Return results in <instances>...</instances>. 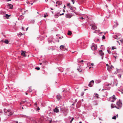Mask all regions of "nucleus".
<instances>
[{"label":"nucleus","instance_id":"nucleus-1","mask_svg":"<svg viewBox=\"0 0 123 123\" xmlns=\"http://www.w3.org/2000/svg\"><path fill=\"white\" fill-rule=\"evenodd\" d=\"M116 100L115 96L114 95H113L112 96L110 97L108 100L111 102H114V101Z\"/></svg>","mask_w":123,"mask_h":123},{"label":"nucleus","instance_id":"nucleus-2","mask_svg":"<svg viewBox=\"0 0 123 123\" xmlns=\"http://www.w3.org/2000/svg\"><path fill=\"white\" fill-rule=\"evenodd\" d=\"M7 111L6 113L5 114L8 116L11 115L13 113V112L11 110H7Z\"/></svg>","mask_w":123,"mask_h":123},{"label":"nucleus","instance_id":"nucleus-3","mask_svg":"<svg viewBox=\"0 0 123 123\" xmlns=\"http://www.w3.org/2000/svg\"><path fill=\"white\" fill-rule=\"evenodd\" d=\"M92 49L93 50H94L97 49V45H96L92 43V46L91 47Z\"/></svg>","mask_w":123,"mask_h":123},{"label":"nucleus","instance_id":"nucleus-4","mask_svg":"<svg viewBox=\"0 0 123 123\" xmlns=\"http://www.w3.org/2000/svg\"><path fill=\"white\" fill-rule=\"evenodd\" d=\"M61 108V111L63 112L64 113V115L65 116H66L68 113V111L67 110H64V111L62 110V108H61V107H60Z\"/></svg>","mask_w":123,"mask_h":123},{"label":"nucleus","instance_id":"nucleus-5","mask_svg":"<svg viewBox=\"0 0 123 123\" xmlns=\"http://www.w3.org/2000/svg\"><path fill=\"white\" fill-rule=\"evenodd\" d=\"M94 82V81L93 80H92L89 83L88 85V86L90 87H92L93 85Z\"/></svg>","mask_w":123,"mask_h":123},{"label":"nucleus","instance_id":"nucleus-6","mask_svg":"<svg viewBox=\"0 0 123 123\" xmlns=\"http://www.w3.org/2000/svg\"><path fill=\"white\" fill-rule=\"evenodd\" d=\"M6 12L4 11H0V14L1 15H8L6 14Z\"/></svg>","mask_w":123,"mask_h":123},{"label":"nucleus","instance_id":"nucleus-7","mask_svg":"<svg viewBox=\"0 0 123 123\" xmlns=\"http://www.w3.org/2000/svg\"><path fill=\"white\" fill-rule=\"evenodd\" d=\"M99 55L102 56L101 58L102 59H103V55H104V53L101 50H99Z\"/></svg>","mask_w":123,"mask_h":123},{"label":"nucleus","instance_id":"nucleus-8","mask_svg":"<svg viewBox=\"0 0 123 123\" xmlns=\"http://www.w3.org/2000/svg\"><path fill=\"white\" fill-rule=\"evenodd\" d=\"M122 103L120 100L117 103V105L119 106L120 108H121L122 107Z\"/></svg>","mask_w":123,"mask_h":123},{"label":"nucleus","instance_id":"nucleus-9","mask_svg":"<svg viewBox=\"0 0 123 123\" xmlns=\"http://www.w3.org/2000/svg\"><path fill=\"white\" fill-rule=\"evenodd\" d=\"M58 107L56 106L55 109H53V111L56 113H58L59 112V110L58 109Z\"/></svg>","mask_w":123,"mask_h":123},{"label":"nucleus","instance_id":"nucleus-10","mask_svg":"<svg viewBox=\"0 0 123 123\" xmlns=\"http://www.w3.org/2000/svg\"><path fill=\"white\" fill-rule=\"evenodd\" d=\"M94 24V22L92 21L91 20L89 21L88 24L90 26H92Z\"/></svg>","mask_w":123,"mask_h":123},{"label":"nucleus","instance_id":"nucleus-11","mask_svg":"<svg viewBox=\"0 0 123 123\" xmlns=\"http://www.w3.org/2000/svg\"><path fill=\"white\" fill-rule=\"evenodd\" d=\"M113 66L112 65H110L108 67H107V69L109 71H110L111 69L113 68Z\"/></svg>","mask_w":123,"mask_h":123},{"label":"nucleus","instance_id":"nucleus-12","mask_svg":"<svg viewBox=\"0 0 123 123\" xmlns=\"http://www.w3.org/2000/svg\"><path fill=\"white\" fill-rule=\"evenodd\" d=\"M91 28L92 29L95 30L97 29V27L96 26L94 25L91 26Z\"/></svg>","mask_w":123,"mask_h":123},{"label":"nucleus","instance_id":"nucleus-13","mask_svg":"<svg viewBox=\"0 0 123 123\" xmlns=\"http://www.w3.org/2000/svg\"><path fill=\"white\" fill-rule=\"evenodd\" d=\"M56 97L57 99L58 100H60L62 98V97L60 95H57Z\"/></svg>","mask_w":123,"mask_h":123},{"label":"nucleus","instance_id":"nucleus-14","mask_svg":"<svg viewBox=\"0 0 123 123\" xmlns=\"http://www.w3.org/2000/svg\"><path fill=\"white\" fill-rule=\"evenodd\" d=\"M119 35L121 36V34H119V35L118 36H117V35L114 36H113V38L115 39H118L120 38V37H119Z\"/></svg>","mask_w":123,"mask_h":123},{"label":"nucleus","instance_id":"nucleus-15","mask_svg":"<svg viewBox=\"0 0 123 123\" xmlns=\"http://www.w3.org/2000/svg\"><path fill=\"white\" fill-rule=\"evenodd\" d=\"M25 51H22L21 53V55L23 56L24 57L26 56V55L25 54Z\"/></svg>","mask_w":123,"mask_h":123},{"label":"nucleus","instance_id":"nucleus-16","mask_svg":"<svg viewBox=\"0 0 123 123\" xmlns=\"http://www.w3.org/2000/svg\"><path fill=\"white\" fill-rule=\"evenodd\" d=\"M117 81L116 80H114L113 82V86H117Z\"/></svg>","mask_w":123,"mask_h":123},{"label":"nucleus","instance_id":"nucleus-17","mask_svg":"<svg viewBox=\"0 0 123 123\" xmlns=\"http://www.w3.org/2000/svg\"><path fill=\"white\" fill-rule=\"evenodd\" d=\"M22 103H26V104H29V103L30 102V100H29L28 102H27L26 101V100H24L22 101Z\"/></svg>","mask_w":123,"mask_h":123},{"label":"nucleus","instance_id":"nucleus-18","mask_svg":"<svg viewBox=\"0 0 123 123\" xmlns=\"http://www.w3.org/2000/svg\"><path fill=\"white\" fill-rule=\"evenodd\" d=\"M56 3L58 5H60L62 3V2L61 1H57L56 2Z\"/></svg>","mask_w":123,"mask_h":123},{"label":"nucleus","instance_id":"nucleus-19","mask_svg":"<svg viewBox=\"0 0 123 123\" xmlns=\"http://www.w3.org/2000/svg\"><path fill=\"white\" fill-rule=\"evenodd\" d=\"M10 16H3V18L5 19H8Z\"/></svg>","mask_w":123,"mask_h":123},{"label":"nucleus","instance_id":"nucleus-20","mask_svg":"<svg viewBox=\"0 0 123 123\" xmlns=\"http://www.w3.org/2000/svg\"><path fill=\"white\" fill-rule=\"evenodd\" d=\"M65 46L63 45H61L60 46V48L61 50H62L64 48Z\"/></svg>","mask_w":123,"mask_h":123},{"label":"nucleus","instance_id":"nucleus-21","mask_svg":"<svg viewBox=\"0 0 123 123\" xmlns=\"http://www.w3.org/2000/svg\"><path fill=\"white\" fill-rule=\"evenodd\" d=\"M98 95L97 93L95 94L94 95V97L97 98H98Z\"/></svg>","mask_w":123,"mask_h":123},{"label":"nucleus","instance_id":"nucleus-22","mask_svg":"<svg viewBox=\"0 0 123 123\" xmlns=\"http://www.w3.org/2000/svg\"><path fill=\"white\" fill-rule=\"evenodd\" d=\"M8 6H9V8L10 9H12L13 7V6L11 4H8Z\"/></svg>","mask_w":123,"mask_h":123},{"label":"nucleus","instance_id":"nucleus-23","mask_svg":"<svg viewBox=\"0 0 123 123\" xmlns=\"http://www.w3.org/2000/svg\"><path fill=\"white\" fill-rule=\"evenodd\" d=\"M72 34V33L71 31H68V34L69 35H71Z\"/></svg>","mask_w":123,"mask_h":123},{"label":"nucleus","instance_id":"nucleus-24","mask_svg":"<svg viewBox=\"0 0 123 123\" xmlns=\"http://www.w3.org/2000/svg\"><path fill=\"white\" fill-rule=\"evenodd\" d=\"M4 43L6 44H8L9 42V41L7 40L6 39L4 41Z\"/></svg>","mask_w":123,"mask_h":123},{"label":"nucleus","instance_id":"nucleus-25","mask_svg":"<svg viewBox=\"0 0 123 123\" xmlns=\"http://www.w3.org/2000/svg\"><path fill=\"white\" fill-rule=\"evenodd\" d=\"M93 115L94 117H97V113L95 112L93 113Z\"/></svg>","mask_w":123,"mask_h":123},{"label":"nucleus","instance_id":"nucleus-26","mask_svg":"<svg viewBox=\"0 0 123 123\" xmlns=\"http://www.w3.org/2000/svg\"><path fill=\"white\" fill-rule=\"evenodd\" d=\"M28 91L29 92H32L31 87H29V89L28 90Z\"/></svg>","mask_w":123,"mask_h":123},{"label":"nucleus","instance_id":"nucleus-27","mask_svg":"<svg viewBox=\"0 0 123 123\" xmlns=\"http://www.w3.org/2000/svg\"><path fill=\"white\" fill-rule=\"evenodd\" d=\"M23 35V34L19 32L18 34V35L19 37H21L22 35Z\"/></svg>","mask_w":123,"mask_h":123},{"label":"nucleus","instance_id":"nucleus-28","mask_svg":"<svg viewBox=\"0 0 123 123\" xmlns=\"http://www.w3.org/2000/svg\"><path fill=\"white\" fill-rule=\"evenodd\" d=\"M112 55H113V56L114 57L116 58L117 56H115V55H116V53L112 52Z\"/></svg>","mask_w":123,"mask_h":123},{"label":"nucleus","instance_id":"nucleus-29","mask_svg":"<svg viewBox=\"0 0 123 123\" xmlns=\"http://www.w3.org/2000/svg\"><path fill=\"white\" fill-rule=\"evenodd\" d=\"M35 21L34 19L31 20L30 21L31 23L34 24V23Z\"/></svg>","mask_w":123,"mask_h":123},{"label":"nucleus","instance_id":"nucleus-30","mask_svg":"<svg viewBox=\"0 0 123 123\" xmlns=\"http://www.w3.org/2000/svg\"><path fill=\"white\" fill-rule=\"evenodd\" d=\"M67 6L69 8H70V7H71V6L70 5V4L69 3L67 4Z\"/></svg>","mask_w":123,"mask_h":123},{"label":"nucleus","instance_id":"nucleus-31","mask_svg":"<svg viewBox=\"0 0 123 123\" xmlns=\"http://www.w3.org/2000/svg\"><path fill=\"white\" fill-rule=\"evenodd\" d=\"M99 31V30H95L93 32V33H97Z\"/></svg>","mask_w":123,"mask_h":123},{"label":"nucleus","instance_id":"nucleus-32","mask_svg":"<svg viewBox=\"0 0 123 123\" xmlns=\"http://www.w3.org/2000/svg\"><path fill=\"white\" fill-rule=\"evenodd\" d=\"M116 116H114L112 117V119H116Z\"/></svg>","mask_w":123,"mask_h":123},{"label":"nucleus","instance_id":"nucleus-33","mask_svg":"<svg viewBox=\"0 0 123 123\" xmlns=\"http://www.w3.org/2000/svg\"><path fill=\"white\" fill-rule=\"evenodd\" d=\"M66 18H71L72 16H65Z\"/></svg>","mask_w":123,"mask_h":123},{"label":"nucleus","instance_id":"nucleus-34","mask_svg":"<svg viewBox=\"0 0 123 123\" xmlns=\"http://www.w3.org/2000/svg\"><path fill=\"white\" fill-rule=\"evenodd\" d=\"M18 122L17 121H15L12 122V123H18Z\"/></svg>","mask_w":123,"mask_h":123},{"label":"nucleus","instance_id":"nucleus-35","mask_svg":"<svg viewBox=\"0 0 123 123\" xmlns=\"http://www.w3.org/2000/svg\"><path fill=\"white\" fill-rule=\"evenodd\" d=\"M112 50H113L114 49H116V48L115 46H113L112 47Z\"/></svg>","mask_w":123,"mask_h":123},{"label":"nucleus","instance_id":"nucleus-36","mask_svg":"<svg viewBox=\"0 0 123 123\" xmlns=\"http://www.w3.org/2000/svg\"><path fill=\"white\" fill-rule=\"evenodd\" d=\"M7 110H7L6 109H5L4 110V112L6 113Z\"/></svg>","mask_w":123,"mask_h":123},{"label":"nucleus","instance_id":"nucleus-37","mask_svg":"<svg viewBox=\"0 0 123 123\" xmlns=\"http://www.w3.org/2000/svg\"><path fill=\"white\" fill-rule=\"evenodd\" d=\"M74 118L73 117H72L71 119V120H70V123H72V122L73 120H74Z\"/></svg>","mask_w":123,"mask_h":123},{"label":"nucleus","instance_id":"nucleus-38","mask_svg":"<svg viewBox=\"0 0 123 123\" xmlns=\"http://www.w3.org/2000/svg\"><path fill=\"white\" fill-rule=\"evenodd\" d=\"M118 77L119 78H120L121 76V74H119L118 75Z\"/></svg>","mask_w":123,"mask_h":123},{"label":"nucleus","instance_id":"nucleus-39","mask_svg":"<svg viewBox=\"0 0 123 123\" xmlns=\"http://www.w3.org/2000/svg\"><path fill=\"white\" fill-rule=\"evenodd\" d=\"M84 92H81V96H82L84 94Z\"/></svg>","mask_w":123,"mask_h":123},{"label":"nucleus","instance_id":"nucleus-40","mask_svg":"<svg viewBox=\"0 0 123 123\" xmlns=\"http://www.w3.org/2000/svg\"><path fill=\"white\" fill-rule=\"evenodd\" d=\"M35 69H37V70H39L40 68L39 67H36L35 68Z\"/></svg>","mask_w":123,"mask_h":123},{"label":"nucleus","instance_id":"nucleus-41","mask_svg":"<svg viewBox=\"0 0 123 123\" xmlns=\"http://www.w3.org/2000/svg\"><path fill=\"white\" fill-rule=\"evenodd\" d=\"M64 14V13H59V14H58V15H62Z\"/></svg>","mask_w":123,"mask_h":123},{"label":"nucleus","instance_id":"nucleus-42","mask_svg":"<svg viewBox=\"0 0 123 123\" xmlns=\"http://www.w3.org/2000/svg\"><path fill=\"white\" fill-rule=\"evenodd\" d=\"M111 85V84H105V86H108L109 85Z\"/></svg>","mask_w":123,"mask_h":123},{"label":"nucleus","instance_id":"nucleus-43","mask_svg":"<svg viewBox=\"0 0 123 123\" xmlns=\"http://www.w3.org/2000/svg\"><path fill=\"white\" fill-rule=\"evenodd\" d=\"M105 39V37L104 35H103L102 37V39Z\"/></svg>","mask_w":123,"mask_h":123},{"label":"nucleus","instance_id":"nucleus-44","mask_svg":"<svg viewBox=\"0 0 123 123\" xmlns=\"http://www.w3.org/2000/svg\"><path fill=\"white\" fill-rule=\"evenodd\" d=\"M71 1L72 2L73 4H74V0H71Z\"/></svg>","mask_w":123,"mask_h":123},{"label":"nucleus","instance_id":"nucleus-45","mask_svg":"<svg viewBox=\"0 0 123 123\" xmlns=\"http://www.w3.org/2000/svg\"><path fill=\"white\" fill-rule=\"evenodd\" d=\"M40 110V109L39 108V107L38 106L37 107V111H38V110Z\"/></svg>","mask_w":123,"mask_h":123},{"label":"nucleus","instance_id":"nucleus-46","mask_svg":"<svg viewBox=\"0 0 123 123\" xmlns=\"http://www.w3.org/2000/svg\"><path fill=\"white\" fill-rule=\"evenodd\" d=\"M107 52L109 54H111V52H110V51L107 50Z\"/></svg>","mask_w":123,"mask_h":123},{"label":"nucleus","instance_id":"nucleus-47","mask_svg":"<svg viewBox=\"0 0 123 123\" xmlns=\"http://www.w3.org/2000/svg\"><path fill=\"white\" fill-rule=\"evenodd\" d=\"M77 70H78V71H79V72H81V71H82V70H80V69H79L77 68Z\"/></svg>","mask_w":123,"mask_h":123},{"label":"nucleus","instance_id":"nucleus-48","mask_svg":"<svg viewBox=\"0 0 123 123\" xmlns=\"http://www.w3.org/2000/svg\"><path fill=\"white\" fill-rule=\"evenodd\" d=\"M116 24H117V25L116 26H115V25H114V26L115 27H116L118 25V23H116Z\"/></svg>","mask_w":123,"mask_h":123},{"label":"nucleus","instance_id":"nucleus-49","mask_svg":"<svg viewBox=\"0 0 123 123\" xmlns=\"http://www.w3.org/2000/svg\"><path fill=\"white\" fill-rule=\"evenodd\" d=\"M79 19H84V18H83V17H80L79 18Z\"/></svg>","mask_w":123,"mask_h":123},{"label":"nucleus","instance_id":"nucleus-50","mask_svg":"<svg viewBox=\"0 0 123 123\" xmlns=\"http://www.w3.org/2000/svg\"><path fill=\"white\" fill-rule=\"evenodd\" d=\"M120 41L121 42V43H123V39H121L120 40Z\"/></svg>","mask_w":123,"mask_h":123},{"label":"nucleus","instance_id":"nucleus-51","mask_svg":"<svg viewBox=\"0 0 123 123\" xmlns=\"http://www.w3.org/2000/svg\"><path fill=\"white\" fill-rule=\"evenodd\" d=\"M115 107H116V108H117V109H119V108H120L119 107V106H118V107H117L116 106H115Z\"/></svg>","mask_w":123,"mask_h":123},{"label":"nucleus","instance_id":"nucleus-52","mask_svg":"<svg viewBox=\"0 0 123 123\" xmlns=\"http://www.w3.org/2000/svg\"><path fill=\"white\" fill-rule=\"evenodd\" d=\"M23 117H27V116L26 115H23Z\"/></svg>","mask_w":123,"mask_h":123},{"label":"nucleus","instance_id":"nucleus-53","mask_svg":"<svg viewBox=\"0 0 123 123\" xmlns=\"http://www.w3.org/2000/svg\"><path fill=\"white\" fill-rule=\"evenodd\" d=\"M21 29L23 31H24V28L23 27H22V28H21Z\"/></svg>","mask_w":123,"mask_h":123},{"label":"nucleus","instance_id":"nucleus-54","mask_svg":"<svg viewBox=\"0 0 123 123\" xmlns=\"http://www.w3.org/2000/svg\"><path fill=\"white\" fill-rule=\"evenodd\" d=\"M70 9L71 10H72L73 9V7H70Z\"/></svg>","mask_w":123,"mask_h":123},{"label":"nucleus","instance_id":"nucleus-55","mask_svg":"<svg viewBox=\"0 0 123 123\" xmlns=\"http://www.w3.org/2000/svg\"><path fill=\"white\" fill-rule=\"evenodd\" d=\"M106 66H107V67H109V66L110 65H109L108 64H106Z\"/></svg>","mask_w":123,"mask_h":123},{"label":"nucleus","instance_id":"nucleus-56","mask_svg":"<svg viewBox=\"0 0 123 123\" xmlns=\"http://www.w3.org/2000/svg\"><path fill=\"white\" fill-rule=\"evenodd\" d=\"M94 65L93 63H91V65H92V66H93Z\"/></svg>","mask_w":123,"mask_h":123},{"label":"nucleus","instance_id":"nucleus-57","mask_svg":"<svg viewBox=\"0 0 123 123\" xmlns=\"http://www.w3.org/2000/svg\"><path fill=\"white\" fill-rule=\"evenodd\" d=\"M68 118L69 120L70 119H71V117H68Z\"/></svg>","mask_w":123,"mask_h":123},{"label":"nucleus","instance_id":"nucleus-58","mask_svg":"<svg viewBox=\"0 0 123 123\" xmlns=\"http://www.w3.org/2000/svg\"><path fill=\"white\" fill-rule=\"evenodd\" d=\"M66 7V6L65 5H64L63 7V8L64 9H65Z\"/></svg>","mask_w":123,"mask_h":123},{"label":"nucleus","instance_id":"nucleus-59","mask_svg":"<svg viewBox=\"0 0 123 123\" xmlns=\"http://www.w3.org/2000/svg\"><path fill=\"white\" fill-rule=\"evenodd\" d=\"M84 62L83 60H82L80 62Z\"/></svg>","mask_w":123,"mask_h":123},{"label":"nucleus","instance_id":"nucleus-60","mask_svg":"<svg viewBox=\"0 0 123 123\" xmlns=\"http://www.w3.org/2000/svg\"><path fill=\"white\" fill-rule=\"evenodd\" d=\"M77 101V99H76L75 100V101L74 102H76Z\"/></svg>","mask_w":123,"mask_h":123},{"label":"nucleus","instance_id":"nucleus-61","mask_svg":"<svg viewBox=\"0 0 123 123\" xmlns=\"http://www.w3.org/2000/svg\"><path fill=\"white\" fill-rule=\"evenodd\" d=\"M11 0H6L7 1H11Z\"/></svg>","mask_w":123,"mask_h":123},{"label":"nucleus","instance_id":"nucleus-62","mask_svg":"<svg viewBox=\"0 0 123 123\" xmlns=\"http://www.w3.org/2000/svg\"><path fill=\"white\" fill-rule=\"evenodd\" d=\"M35 105L36 106V107H37V104L36 103L35 104Z\"/></svg>","mask_w":123,"mask_h":123},{"label":"nucleus","instance_id":"nucleus-63","mask_svg":"<svg viewBox=\"0 0 123 123\" xmlns=\"http://www.w3.org/2000/svg\"><path fill=\"white\" fill-rule=\"evenodd\" d=\"M111 108H113V107H112V105H111Z\"/></svg>","mask_w":123,"mask_h":123},{"label":"nucleus","instance_id":"nucleus-64","mask_svg":"<svg viewBox=\"0 0 123 123\" xmlns=\"http://www.w3.org/2000/svg\"><path fill=\"white\" fill-rule=\"evenodd\" d=\"M58 17V16H55V18H57V17Z\"/></svg>","mask_w":123,"mask_h":123}]
</instances>
